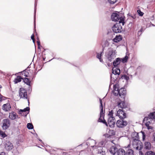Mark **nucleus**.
<instances>
[{"mask_svg":"<svg viewBox=\"0 0 155 155\" xmlns=\"http://www.w3.org/2000/svg\"><path fill=\"white\" fill-rule=\"evenodd\" d=\"M145 121H151L153 123H155V111L150 113L147 117L143 119V122Z\"/></svg>","mask_w":155,"mask_h":155,"instance_id":"4","label":"nucleus"},{"mask_svg":"<svg viewBox=\"0 0 155 155\" xmlns=\"http://www.w3.org/2000/svg\"><path fill=\"white\" fill-rule=\"evenodd\" d=\"M141 133L142 134V139L143 140H145V133L144 132L141 131Z\"/></svg>","mask_w":155,"mask_h":155,"instance_id":"43","label":"nucleus"},{"mask_svg":"<svg viewBox=\"0 0 155 155\" xmlns=\"http://www.w3.org/2000/svg\"><path fill=\"white\" fill-rule=\"evenodd\" d=\"M131 17L133 18L134 19L136 18V16L135 15H134L133 16H131Z\"/></svg>","mask_w":155,"mask_h":155,"instance_id":"49","label":"nucleus"},{"mask_svg":"<svg viewBox=\"0 0 155 155\" xmlns=\"http://www.w3.org/2000/svg\"><path fill=\"white\" fill-rule=\"evenodd\" d=\"M127 122L124 119L118 120L116 123L117 127L119 128L124 127L127 125Z\"/></svg>","mask_w":155,"mask_h":155,"instance_id":"5","label":"nucleus"},{"mask_svg":"<svg viewBox=\"0 0 155 155\" xmlns=\"http://www.w3.org/2000/svg\"><path fill=\"white\" fill-rule=\"evenodd\" d=\"M117 148L115 146H112L110 148V153L112 155H114L115 153L116 152H117Z\"/></svg>","mask_w":155,"mask_h":155,"instance_id":"23","label":"nucleus"},{"mask_svg":"<svg viewBox=\"0 0 155 155\" xmlns=\"http://www.w3.org/2000/svg\"><path fill=\"white\" fill-rule=\"evenodd\" d=\"M1 127L3 130L7 129L10 126V121L8 119H4L1 123Z\"/></svg>","mask_w":155,"mask_h":155,"instance_id":"6","label":"nucleus"},{"mask_svg":"<svg viewBox=\"0 0 155 155\" xmlns=\"http://www.w3.org/2000/svg\"><path fill=\"white\" fill-rule=\"evenodd\" d=\"M104 48H102V51L100 52V53H97L96 57L97 58L99 59L100 61L101 62H103V59L101 58V57L103 56L104 54Z\"/></svg>","mask_w":155,"mask_h":155,"instance_id":"19","label":"nucleus"},{"mask_svg":"<svg viewBox=\"0 0 155 155\" xmlns=\"http://www.w3.org/2000/svg\"><path fill=\"white\" fill-rule=\"evenodd\" d=\"M64 154H63V155H65L66 154H65L64 153Z\"/></svg>","mask_w":155,"mask_h":155,"instance_id":"62","label":"nucleus"},{"mask_svg":"<svg viewBox=\"0 0 155 155\" xmlns=\"http://www.w3.org/2000/svg\"><path fill=\"white\" fill-rule=\"evenodd\" d=\"M151 25H152V26H155V25H154L153 24H151Z\"/></svg>","mask_w":155,"mask_h":155,"instance_id":"55","label":"nucleus"},{"mask_svg":"<svg viewBox=\"0 0 155 155\" xmlns=\"http://www.w3.org/2000/svg\"><path fill=\"white\" fill-rule=\"evenodd\" d=\"M130 24L132 25V23H129V25H130Z\"/></svg>","mask_w":155,"mask_h":155,"instance_id":"60","label":"nucleus"},{"mask_svg":"<svg viewBox=\"0 0 155 155\" xmlns=\"http://www.w3.org/2000/svg\"><path fill=\"white\" fill-rule=\"evenodd\" d=\"M32 40V41H33V42L34 43H35V40L34 39H33V40Z\"/></svg>","mask_w":155,"mask_h":155,"instance_id":"54","label":"nucleus"},{"mask_svg":"<svg viewBox=\"0 0 155 155\" xmlns=\"http://www.w3.org/2000/svg\"><path fill=\"white\" fill-rule=\"evenodd\" d=\"M144 148L146 150H150L151 148V144L150 142H146L144 145Z\"/></svg>","mask_w":155,"mask_h":155,"instance_id":"24","label":"nucleus"},{"mask_svg":"<svg viewBox=\"0 0 155 155\" xmlns=\"http://www.w3.org/2000/svg\"><path fill=\"white\" fill-rule=\"evenodd\" d=\"M122 23L123 25H124V19L123 18H121L119 21V23L114 24L112 27V29L114 33H117L121 32L122 31V28L120 24Z\"/></svg>","mask_w":155,"mask_h":155,"instance_id":"1","label":"nucleus"},{"mask_svg":"<svg viewBox=\"0 0 155 155\" xmlns=\"http://www.w3.org/2000/svg\"><path fill=\"white\" fill-rule=\"evenodd\" d=\"M153 137L154 140L155 141V133L153 134Z\"/></svg>","mask_w":155,"mask_h":155,"instance_id":"51","label":"nucleus"},{"mask_svg":"<svg viewBox=\"0 0 155 155\" xmlns=\"http://www.w3.org/2000/svg\"><path fill=\"white\" fill-rule=\"evenodd\" d=\"M128 58V56L127 55H126L124 58L121 59V61L123 63H125L127 62Z\"/></svg>","mask_w":155,"mask_h":155,"instance_id":"33","label":"nucleus"},{"mask_svg":"<svg viewBox=\"0 0 155 155\" xmlns=\"http://www.w3.org/2000/svg\"><path fill=\"white\" fill-rule=\"evenodd\" d=\"M147 122L145 123V125L147 127V129L148 130L149 129H152L153 128V127L152 126H149L150 124H153L151 121H145Z\"/></svg>","mask_w":155,"mask_h":155,"instance_id":"27","label":"nucleus"},{"mask_svg":"<svg viewBox=\"0 0 155 155\" xmlns=\"http://www.w3.org/2000/svg\"><path fill=\"white\" fill-rule=\"evenodd\" d=\"M99 101H100V109L101 110L100 112V117H102L103 118H104V113H103V104L102 103V101L101 99V98H100Z\"/></svg>","mask_w":155,"mask_h":155,"instance_id":"16","label":"nucleus"},{"mask_svg":"<svg viewBox=\"0 0 155 155\" xmlns=\"http://www.w3.org/2000/svg\"><path fill=\"white\" fill-rule=\"evenodd\" d=\"M37 44L38 46V45H40V42L39 40H38L37 41Z\"/></svg>","mask_w":155,"mask_h":155,"instance_id":"46","label":"nucleus"},{"mask_svg":"<svg viewBox=\"0 0 155 155\" xmlns=\"http://www.w3.org/2000/svg\"><path fill=\"white\" fill-rule=\"evenodd\" d=\"M137 12L140 16H142L143 15V12H141L140 10H138Z\"/></svg>","mask_w":155,"mask_h":155,"instance_id":"41","label":"nucleus"},{"mask_svg":"<svg viewBox=\"0 0 155 155\" xmlns=\"http://www.w3.org/2000/svg\"><path fill=\"white\" fill-rule=\"evenodd\" d=\"M23 79L24 82L25 84L29 85V86H30V83L31 82V81L28 78H23Z\"/></svg>","mask_w":155,"mask_h":155,"instance_id":"30","label":"nucleus"},{"mask_svg":"<svg viewBox=\"0 0 155 155\" xmlns=\"http://www.w3.org/2000/svg\"><path fill=\"white\" fill-rule=\"evenodd\" d=\"M145 155H155V152H154L152 151H149L147 152L145 154Z\"/></svg>","mask_w":155,"mask_h":155,"instance_id":"35","label":"nucleus"},{"mask_svg":"<svg viewBox=\"0 0 155 155\" xmlns=\"http://www.w3.org/2000/svg\"><path fill=\"white\" fill-rule=\"evenodd\" d=\"M30 108L27 107L23 110L20 109L19 111V114L22 116L26 117L27 114L29 113Z\"/></svg>","mask_w":155,"mask_h":155,"instance_id":"13","label":"nucleus"},{"mask_svg":"<svg viewBox=\"0 0 155 155\" xmlns=\"http://www.w3.org/2000/svg\"><path fill=\"white\" fill-rule=\"evenodd\" d=\"M122 18L116 13H113L111 15V19L113 21H119L120 19Z\"/></svg>","mask_w":155,"mask_h":155,"instance_id":"10","label":"nucleus"},{"mask_svg":"<svg viewBox=\"0 0 155 155\" xmlns=\"http://www.w3.org/2000/svg\"><path fill=\"white\" fill-rule=\"evenodd\" d=\"M39 141H41V142L42 141V140H41V139H39Z\"/></svg>","mask_w":155,"mask_h":155,"instance_id":"58","label":"nucleus"},{"mask_svg":"<svg viewBox=\"0 0 155 155\" xmlns=\"http://www.w3.org/2000/svg\"><path fill=\"white\" fill-rule=\"evenodd\" d=\"M109 2L111 4H114L116 2L117 0H108Z\"/></svg>","mask_w":155,"mask_h":155,"instance_id":"39","label":"nucleus"},{"mask_svg":"<svg viewBox=\"0 0 155 155\" xmlns=\"http://www.w3.org/2000/svg\"><path fill=\"white\" fill-rule=\"evenodd\" d=\"M9 117L10 119L12 120H14L18 118H19L16 113L14 112L10 113Z\"/></svg>","mask_w":155,"mask_h":155,"instance_id":"20","label":"nucleus"},{"mask_svg":"<svg viewBox=\"0 0 155 155\" xmlns=\"http://www.w3.org/2000/svg\"><path fill=\"white\" fill-rule=\"evenodd\" d=\"M1 97H0V101L2 102L3 101L5 100L6 99V97H5L3 96L2 95H0Z\"/></svg>","mask_w":155,"mask_h":155,"instance_id":"40","label":"nucleus"},{"mask_svg":"<svg viewBox=\"0 0 155 155\" xmlns=\"http://www.w3.org/2000/svg\"><path fill=\"white\" fill-rule=\"evenodd\" d=\"M114 92V95H115V96H117V95H115V93H117V92H116V91H114V92Z\"/></svg>","mask_w":155,"mask_h":155,"instance_id":"52","label":"nucleus"},{"mask_svg":"<svg viewBox=\"0 0 155 155\" xmlns=\"http://www.w3.org/2000/svg\"><path fill=\"white\" fill-rule=\"evenodd\" d=\"M109 133L110 134H111V135L110 134H107L105 135L106 137L111 138V136L112 135H114L115 134L114 131L113 130H110Z\"/></svg>","mask_w":155,"mask_h":155,"instance_id":"31","label":"nucleus"},{"mask_svg":"<svg viewBox=\"0 0 155 155\" xmlns=\"http://www.w3.org/2000/svg\"><path fill=\"white\" fill-rule=\"evenodd\" d=\"M36 6H37V3L35 2V10H34V28H35V15H36Z\"/></svg>","mask_w":155,"mask_h":155,"instance_id":"34","label":"nucleus"},{"mask_svg":"<svg viewBox=\"0 0 155 155\" xmlns=\"http://www.w3.org/2000/svg\"><path fill=\"white\" fill-rule=\"evenodd\" d=\"M40 45H38V49H40Z\"/></svg>","mask_w":155,"mask_h":155,"instance_id":"53","label":"nucleus"},{"mask_svg":"<svg viewBox=\"0 0 155 155\" xmlns=\"http://www.w3.org/2000/svg\"><path fill=\"white\" fill-rule=\"evenodd\" d=\"M45 58H43V60L44 61V60H45Z\"/></svg>","mask_w":155,"mask_h":155,"instance_id":"57","label":"nucleus"},{"mask_svg":"<svg viewBox=\"0 0 155 155\" xmlns=\"http://www.w3.org/2000/svg\"><path fill=\"white\" fill-rule=\"evenodd\" d=\"M134 135H135V138H134V139H139V135L137 133H134Z\"/></svg>","mask_w":155,"mask_h":155,"instance_id":"42","label":"nucleus"},{"mask_svg":"<svg viewBox=\"0 0 155 155\" xmlns=\"http://www.w3.org/2000/svg\"><path fill=\"white\" fill-rule=\"evenodd\" d=\"M112 73L114 75L120 74V69L116 67L113 68L112 69Z\"/></svg>","mask_w":155,"mask_h":155,"instance_id":"21","label":"nucleus"},{"mask_svg":"<svg viewBox=\"0 0 155 155\" xmlns=\"http://www.w3.org/2000/svg\"><path fill=\"white\" fill-rule=\"evenodd\" d=\"M31 39L32 40H33L34 39V34H32L31 36Z\"/></svg>","mask_w":155,"mask_h":155,"instance_id":"48","label":"nucleus"},{"mask_svg":"<svg viewBox=\"0 0 155 155\" xmlns=\"http://www.w3.org/2000/svg\"><path fill=\"white\" fill-rule=\"evenodd\" d=\"M117 155H125V150L122 149H120L117 151Z\"/></svg>","mask_w":155,"mask_h":155,"instance_id":"26","label":"nucleus"},{"mask_svg":"<svg viewBox=\"0 0 155 155\" xmlns=\"http://www.w3.org/2000/svg\"><path fill=\"white\" fill-rule=\"evenodd\" d=\"M11 108V106L9 103L4 104L2 106V109L5 111H8L10 110Z\"/></svg>","mask_w":155,"mask_h":155,"instance_id":"15","label":"nucleus"},{"mask_svg":"<svg viewBox=\"0 0 155 155\" xmlns=\"http://www.w3.org/2000/svg\"><path fill=\"white\" fill-rule=\"evenodd\" d=\"M117 106L119 107L122 109H125L127 107L126 103L124 101H120L117 103Z\"/></svg>","mask_w":155,"mask_h":155,"instance_id":"18","label":"nucleus"},{"mask_svg":"<svg viewBox=\"0 0 155 155\" xmlns=\"http://www.w3.org/2000/svg\"><path fill=\"white\" fill-rule=\"evenodd\" d=\"M142 28L140 29V31H138V33H137L138 35L139 36H140V35H141V34H142Z\"/></svg>","mask_w":155,"mask_h":155,"instance_id":"45","label":"nucleus"},{"mask_svg":"<svg viewBox=\"0 0 155 155\" xmlns=\"http://www.w3.org/2000/svg\"><path fill=\"white\" fill-rule=\"evenodd\" d=\"M54 58H53L52 59H51V60H49V61H51V60H52L53 59H54Z\"/></svg>","mask_w":155,"mask_h":155,"instance_id":"56","label":"nucleus"},{"mask_svg":"<svg viewBox=\"0 0 155 155\" xmlns=\"http://www.w3.org/2000/svg\"><path fill=\"white\" fill-rule=\"evenodd\" d=\"M122 39L121 36V35L117 36L115 38H114L113 41L114 42L117 43L121 41Z\"/></svg>","mask_w":155,"mask_h":155,"instance_id":"25","label":"nucleus"},{"mask_svg":"<svg viewBox=\"0 0 155 155\" xmlns=\"http://www.w3.org/2000/svg\"><path fill=\"white\" fill-rule=\"evenodd\" d=\"M4 145L5 148L7 150H11L13 148V145L12 143L8 141H6L5 142Z\"/></svg>","mask_w":155,"mask_h":155,"instance_id":"14","label":"nucleus"},{"mask_svg":"<svg viewBox=\"0 0 155 155\" xmlns=\"http://www.w3.org/2000/svg\"><path fill=\"white\" fill-rule=\"evenodd\" d=\"M104 144V142L101 141L99 142L98 145H97V146H98V148L99 147L100 148V150H98V153L99 154H100L101 155H105V151L103 150V148L101 147V146H103Z\"/></svg>","mask_w":155,"mask_h":155,"instance_id":"12","label":"nucleus"},{"mask_svg":"<svg viewBox=\"0 0 155 155\" xmlns=\"http://www.w3.org/2000/svg\"><path fill=\"white\" fill-rule=\"evenodd\" d=\"M113 111L112 110H111L109 112L108 115V116L109 117H113Z\"/></svg>","mask_w":155,"mask_h":155,"instance_id":"44","label":"nucleus"},{"mask_svg":"<svg viewBox=\"0 0 155 155\" xmlns=\"http://www.w3.org/2000/svg\"><path fill=\"white\" fill-rule=\"evenodd\" d=\"M126 155H134V151L131 149H128L127 150L126 153H125Z\"/></svg>","mask_w":155,"mask_h":155,"instance_id":"28","label":"nucleus"},{"mask_svg":"<svg viewBox=\"0 0 155 155\" xmlns=\"http://www.w3.org/2000/svg\"><path fill=\"white\" fill-rule=\"evenodd\" d=\"M121 61V59L120 58H117L113 62L114 66L115 67H117L120 64Z\"/></svg>","mask_w":155,"mask_h":155,"instance_id":"22","label":"nucleus"},{"mask_svg":"<svg viewBox=\"0 0 155 155\" xmlns=\"http://www.w3.org/2000/svg\"><path fill=\"white\" fill-rule=\"evenodd\" d=\"M114 90L115 91H116L117 92H118L119 89L117 87V85L116 84L114 85Z\"/></svg>","mask_w":155,"mask_h":155,"instance_id":"37","label":"nucleus"},{"mask_svg":"<svg viewBox=\"0 0 155 155\" xmlns=\"http://www.w3.org/2000/svg\"><path fill=\"white\" fill-rule=\"evenodd\" d=\"M132 145L134 148L137 150H141L142 147V143L138 139H133Z\"/></svg>","mask_w":155,"mask_h":155,"instance_id":"3","label":"nucleus"},{"mask_svg":"<svg viewBox=\"0 0 155 155\" xmlns=\"http://www.w3.org/2000/svg\"><path fill=\"white\" fill-rule=\"evenodd\" d=\"M126 94V91L124 88H122L120 89H119L118 92L116 93H115V95H119L120 96L121 95H124Z\"/></svg>","mask_w":155,"mask_h":155,"instance_id":"17","label":"nucleus"},{"mask_svg":"<svg viewBox=\"0 0 155 155\" xmlns=\"http://www.w3.org/2000/svg\"><path fill=\"white\" fill-rule=\"evenodd\" d=\"M115 120L114 117H109L108 119V125L111 127H113L115 124Z\"/></svg>","mask_w":155,"mask_h":155,"instance_id":"11","label":"nucleus"},{"mask_svg":"<svg viewBox=\"0 0 155 155\" xmlns=\"http://www.w3.org/2000/svg\"><path fill=\"white\" fill-rule=\"evenodd\" d=\"M116 115L121 119H124L126 117V113L123 110L120 109L117 111Z\"/></svg>","mask_w":155,"mask_h":155,"instance_id":"9","label":"nucleus"},{"mask_svg":"<svg viewBox=\"0 0 155 155\" xmlns=\"http://www.w3.org/2000/svg\"><path fill=\"white\" fill-rule=\"evenodd\" d=\"M86 144L88 146H91L92 148L95 149H97L98 148V146L97 145V143L95 140L93 139L89 140L88 142L86 143Z\"/></svg>","mask_w":155,"mask_h":155,"instance_id":"8","label":"nucleus"},{"mask_svg":"<svg viewBox=\"0 0 155 155\" xmlns=\"http://www.w3.org/2000/svg\"><path fill=\"white\" fill-rule=\"evenodd\" d=\"M19 96L20 98L24 99H27V91L23 88H21L20 89Z\"/></svg>","mask_w":155,"mask_h":155,"instance_id":"7","label":"nucleus"},{"mask_svg":"<svg viewBox=\"0 0 155 155\" xmlns=\"http://www.w3.org/2000/svg\"><path fill=\"white\" fill-rule=\"evenodd\" d=\"M116 50L109 48L105 53V56L109 61H111L116 57Z\"/></svg>","mask_w":155,"mask_h":155,"instance_id":"2","label":"nucleus"},{"mask_svg":"<svg viewBox=\"0 0 155 155\" xmlns=\"http://www.w3.org/2000/svg\"><path fill=\"white\" fill-rule=\"evenodd\" d=\"M0 155H6V154L5 152H2L0 154Z\"/></svg>","mask_w":155,"mask_h":155,"instance_id":"47","label":"nucleus"},{"mask_svg":"<svg viewBox=\"0 0 155 155\" xmlns=\"http://www.w3.org/2000/svg\"><path fill=\"white\" fill-rule=\"evenodd\" d=\"M23 79L21 76H18L17 78L15 79L14 81L15 84H17L18 82H20L21 81V80Z\"/></svg>","mask_w":155,"mask_h":155,"instance_id":"29","label":"nucleus"},{"mask_svg":"<svg viewBox=\"0 0 155 155\" xmlns=\"http://www.w3.org/2000/svg\"><path fill=\"white\" fill-rule=\"evenodd\" d=\"M27 127L28 129H32L33 128V126L31 123H28L27 124Z\"/></svg>","mask_w":155,"mask_h":155,"instance_id":"36","label":"nucleus"},{"mask_svg":"<svg viewBox=\"0 0 155 155\" xmlns=\"http://www.w3.org/2000/svg\"><path fill=\"white\" fill-rule=\"evenodd\" d=\"M109 45V44L108 41H105L104 42V45H103L102 46L103 48H104L105 47H108Z\"/></svg>","mask_w":155,"mask_h":155,"instance_id":"38","label":"nucleus"},{"mask_svg":"<svg viewBox=\"0 0 155 155\" xmlns=\"http://www.w3.org/2000/svg\"><path fill=\"white\" fill-rule=\"evenodd\" d=\"M28 105H29V100H28Z\"/></svg>","mask_w":155,"mask_h":155,"instance_id":"59","label":"nucleus"},{"mask_svg":"<svg viewBox=\"0 0 155 155\" xmlns=\"http://www.w3.org/2000/svg\"><path fill=\"white\" fill-rule=\"evenodd\" d=\"M102 117H100L98 121L99 122H102L104 124H105L107 126L108 125V123L107 124V122H106V120L104 119V118H103L104 119V120H103L102 118Z\"/></svg>","mask_w":155,"mask_h":155,"instance_id":"32","label":"nucleus"},{"mask_svg":"<svg viewBox=\"0 0 155 155\" xmlns=\"http://www.w3.org/2000/svg\"><path fill=\"white\" fill-rule=\"evenodd\" d=\"M125 78L126 80H128L129 79V77L126 75L125 76Z\"/></svg>","mask_w":155,"mask_h":155,"instance_id":"50","label":"nucleus"},{"mask_svg":"<svg viewBox=\"0 0 155 155\" xmlns=\"http://www.w3.org/2000/svg\"><path fill=\"white\" fill-rule=\"evenodd\" d=\"M56 58V59H59V58Z\"/></svg>","mask_w":155,"mask_h":155,"instance_id":"64","label":"nucleus"},{"mask_svg":"<svg viewBox=\"0 0 155 155\" xmlns=\"http://www.w3.org/2000/svg\"><path fill=\"white\" fill-rule=\"evenodd\" d=\"M112 75H111V78H112Z\"/></svg>","mask_w":155,"mask_h":155,"instance_id":"63","label":"nucleus"},{"mask_svg":"<svg viewBox=\"0 0 155 155\" xmlns=\"http://www.w3.org/2000/svg\"><path fill=\"white\" fill-rule=\"evenodd\" d=\"M25 76L26 77H27L28 76L27 75H25Z\"/></svg>","mask_w":155,"mask_h":155,"instance_id":"61","label":"nucleus"}]
</instances>
